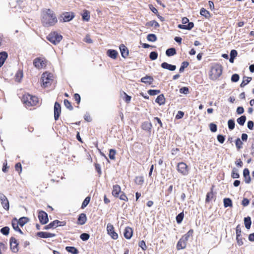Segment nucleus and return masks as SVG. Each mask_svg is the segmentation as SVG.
<instances>
[{
	"label": "nucleus",
	"mask_w": 254,
	"mask_h": 254,
	"mask_svg": "<svg viewBox=\"0 0 254 254\" xmlns=\"http://www.w3.org/2000/svg\"><path fill=\"white\" fill-rule=\"evenodd\" d=\"M194 26L192 22H189L188 25L179 24L178 27L182 29L190 30Z\"/></svg>",
	"instance_id": "30"
},
{
	"label": "nucleus",
	"mask_w": 254,
	"mask_h": 254,
	"mask_svg": "<svg viewBox=\"0 0 254 254\" xmlns=\"http://www.w3.org/2000/svg\"><path fill=\"white\" fill-rule=\"evenodd\" d=\"M155 102L159 105H162L165 104V98L163 95H159L155 100Z\"/></svg>",
	"instance_id": "31"
},
{
	"label": "nucleus",
	"mask_w": 254,
	"mask_h": 254,
	"mask_svg": "<svg viewBox=\"0 0 254 254\" xmlns=\"http://www.w3.org/2000/svg\"><path fill=\"white\" fill-rule=\"evenodd\" d=\"M22 101L27 106H35L38 102V99L36 96L30 94H25L23 96Z\"/></svg>",
	"instance_id": "5"
},
{
	"label": "nucleus",
	"mask_w": 254,
	"mask_h": 254,
	"mask_svg": "<svg viewBox=\"0 0 254 254\" xmlns=\"http://www.w3.org/2000/svg\"><path fill=\"white\" fill-rule=\"evenodd\" d=\"M107 231L108 234L114 240H117L118 238V235L115 232L114 226L111 223H108L107 226Z\"/></svg>",
	"instance_id": "10"
},
{
	"label": "nucleus",
	"mask_w": 254,
	"mask_h": 254,
	"mask_svg": "<svg viewBox=\"0 0 254 254\" xmlns=\"http://www.w3.org/2000/svg\"><path fill=\"white\" fill-rule=\"evenodd\" d=\"M222 66L217 64H213L209 73V76L211 80H216L222 74Z\"/></svg>",
	"instance_id": "3"
},
{
	"label": "nucleus",
	"mask_w": 254,
	"mask_h": 254,
	"mask_svg": "<svg viewBox=\"0 0 254 254\" xmlns=\"http://www.w3.org/2000/svg\"><path fill=\"white\" fill-rule=\"evenodd\" d=\"M132 233L133 231L131 228L126 227L124 233V237L127 239H129L132 236Z\"/></svg>",
	"instance_id": "22"
},
{
	"label": "nucleus",
	"mask_w": 254,
	"mask_h": 254,
	"mask_svg": "<svg viewBox=\"0 0 254 254\" xmlns=\"http://www.w3.org/2000/svg\"><path fill=\"white\" fill-rule=\"evenodd\" d=\"M38 219L41 224H46L49 221L47 213L43 210H40L38 211Z\"/></svg>",
	"instance_id": "11"
},
{
	"label": "nucleus",
	"mask_w": 254,
	"mask_h": 254,
	"mask_svg": "<svg viewBox=\"0 0 254 254\" xmlns=\"http://www.w3.org/2000/svg\"><path fill=\"white\" fill-rule=\"evenodd\" d=\"M41 81L43 87L50 86L53 81V74L47 72L43 73L41 77Z\"/></svg>",
	"instance_id": "4"
},
{
	"label": "nucleus",
	"mask_w": 254,
	"mask_h": 254,
	"mask_svg": "<svg viewBox=\"0 0 254 254\" xmlns=\"http://www.w3.org/2000/svg\"><path fill=\"white\" fill-rule=\"evenodd\" d=\"M235 144H236V147L238 150H239L240 149L242 148L243 143L242 141L241 140L240 138H237V139L236 140V141H235Z\"/></svg>",
	"instance_id": "47"
},
{
	"label": "nucleus",
	"mask_w": 254,
	"mask_h": 254,
	"mask_svg": "<svg viewBox=\"0 0 254 254\" xmlns=\"http://www.w3.org/2000/svg\"><path fill=\"white\" fill-rule=\"evenodd\" d=\"M138 245L143 251H145L147 249V246L146 245L145 242L143 240L140 241L138 243Z\"/></svg>",
	"instance_id": "52"
},
{
	"label": "nucleus",
	"mask_w": 254,
	"mask_h": 254,
	"mask_svg": "<svg viewBox=\"0 0 254 254\" xmlns=\"http://www.w3.org/2000/svg\"><path fill=\"white\" fill-rule=\"evenodd\" d=\"M89 237H90V235L88 234L85 233H82L80 236V239L83 241L88 240L89 239Z\"/></svg>",
	"instance_id": "51"
},
{
	"label": "nucleus",
	"mask_w": 254,
	"mask_h": 254,
	"mask_svg": "<svg viewBox=\"0 0 254 254\" xmlns=\"http://www.w3.org/2000/svg\"><path fill=\"white\" fill-rule=\"evenodd\" d=\"M239 79V76L237 74H233L231 77V80L233 82H237Z\"/></svg>",
	"instance_id": "63"
},
{
	"label": "nucleus",
	"mask_w": 254,
	"mask_h": 254,
	"mask_svg": "<svg viewBox=\"0 0 254 254\" xmlns=\"http://www.w3.org/2000/svg\"><path fill=\"white\" fill-rule=\"evenodd\" d=\"M61 112V108L60 105L58 102H56L54 106V117L56 120L58 119Z\"/></svg>",
	"instance_id": "16"
},
{
	"label": "nucleus",
	"mask_w": 254,
	"mask_h": 254,
	"mask_svg": "<svg viewBox=\"0 0 254 254\" xmlns=\"http://www.w3.org/2000/svg\"><path fill=\"white\" fill-rule=\"evenodd\" d=\"M90 197L87 196L86 197L85 199L84 200L83 202L82 203L81 208L82 209H84L85 207H86L87 205L89 204L90 201Z\"/></svg>",
	"instance_id": "41"
},
{
	"label": "nucleus",
	"mask_w": 254,
	"mask_h": 254,
	"mask_svg": "<svg viewBox=\"0 0 254 254\" xmlns=\"http://www.w3.org/2000/svg\"><path fill=\"white\" fill-rule=\"evenodd\" d=\"M189 65V63L188 62H184L182 63V66L180 68L179 71L181 72H182L184 71L185 68L187 67Z\"/></svg>",
	"instance_id": "58"
},
{
	"label": "nucleus",
	"mask_w": 254,
	"mask_h": 254,
	"mask_svg": "<svg viewBox=\"0 0 254 254\" xmlns=\"http://www.w3.org/2000/svg\"><path fill=\"white\" fill-rule=\"evenodd\" d=\"M18 244L16 240L14 238H11L10 239V249L13 253H17L18 251Z\"/></svg>",
	"instance_id": "13"
},
{
	"label": "nucleus",
	"mask_w": 254,
	"mask_h": 254,
	"mask_svg": "<svg viewBox=\"0 0 254 254\" xmlns=\"http://www.w3.org/2000/svg\"><path fill=\"white\" fill-rule=\"evenodd\" d=\"M176 54V50L174 48L168 49L166 51V55L169 57L174 56Z\"/></svg>",
	"instance_id": "39"
},
{
	"label": "nucleus",
	"mask_w": 254,
	"mask_h": 254,
	"mask_svg": "<svg viewBox=\"0 0 254 254\" xmlns=\"http://www.w3.org/2000/svg\"><path fill=\"white\" fill-rule=\"evenodd\" d=\"M53 229L56 228L59 226H64L66 225L65 221H60L58 220H55L50 223Z\"/></svg>",
	"instance_id": "19"
},
{
	"label": "nucleus",
	"mask_w": 254,
	"mask_h": 254,
	"mask_svg": "<svg viewBox=\"0 0 254 254\" xmlns=\"http://www.w3.org/2000/svg\"><path fill=\"white\" fill-rule=\"evenodd\" d=\"M121 96L123 100L127 102V103H128L130 102L131 100V97L128 95H127L125 92H123L122 94H121Z\"/></svg>",
	"instance_id": "38"
},
{
	"label": "nucleus",
	"mask_w": 254,
	"mask_h": 254,
	"mask_svg": "<svg viewBox=\"0 0 254 254\" xmlns=\"http://www.w3.org/2000/svg\"><path fill=\"white\" fill-rule=\"evenodd\" d=\"M243 176L245 183L246 184H250L251 182V178L250 175V171L248 168L244 169Z\"/></svg>",
	"instance_id": "18"
},
{
	"label": "nucleus",
	"mask_w": 254,
	"mask_h": 254,
	"mask_svg": "<svg viewBox=\"0 0 254 254\" xmlns=\"http://www.w3.org/2000/svg\"><path fill=\"white\" fill-rule=\"evenodd\" d=\"M213 186L211 188V191L207 193L206 198H205V202L209 203L210 201L214 198L215 195L213 192Z\"/></svg>",
	"instance_id": "21"
},
{
	"label": "nucleus",
	"mask_w": 254,
	"mask_h": 254,
	"mask_svg": "<svg viewBox=\"0 0 254 254\" xmlns=\"http://www.w3.org/2000/svg\"><path fill=\"white\" fill-rule=\"evenodd\" d=\"M158 54L155 52H151L150 53L149 57L151 60H155L157 58Z\"/></svg>",
	"instance_id": "55"
},
{
	"label": "nucleus",
	"mask_w": 254,
	"mask_h": 254,
	"mask_svg": "<svg viewBox=\"0 0 254 254\" xmlns=\"http://www.w3.org/2000/svg\"><path fill=\"white\" fill-rule=\"evenodd\" d=\"M176 169L178 172L182 176H188L190 173L189 166L184 162H181L177 164Z\"/></svg>",
	"instance_id": "6"
},
{
	"label": "nucleus",
	"mask_w": 254,
	"mask_h": 254,
	"mask_svg": "<svg viewBox=\"0 0 254 254\" xmlns=\"http://www.w3.org/2000/svg\"><path fill=\"white\" fill-rule=\"evenodd\" d=\"M15 169L18 173H20L22 171V166L20 163H17L15 165Z\"/></svg>",
	"instance_id": "54"
},
{
	"label": "nucleus",
	"mask_w": 254,
	"mask_h": 254,
	"mask_svg": "<svg viewBox=\"0 0 254 254\" xmlns=\"http://www.w3.org/2000/svg\"><path fill=\"white\" fill-rule=\"evenodd\" d=\"M107 55L113 59H116L118 56V52L115 50H108L107 52Z\"/></svg>",
	"instance_id": "25"
},
{
	"label": "nucleus",
	"mask_w": 254,
	"mask_h": 254,
	"mask_svg": "<svg viewBox=\"0 0 254 254\" xmlns=\"http://www.w3.org/2000/svg\"><path fill=\"white\" fill-rule=\"evenodd\" d=\"M148 93L150 95H156L160 93V90H149Z\"/></svg>",
	"instance_id": "57"
},
{
	"label": "nucleus",
	"mask_w": 254,
	"mask_h": 254,
	"mask_svg": "<svg viewBox=\"0 0 254 254\" xmlns=\"http://www.w3.org/2000/svg\"><path fill=\"white\" fill-rule=\"evenodd\" d=\"M29 221L28 218L26 217H22L19 218V219L18 220V222L19 223V225L22 227L26 223H27Z\"/></svg>",
	"instance_id": "34"
},
{
	"label": "nucleus",
	"mask_w": 254,
	"mask_h": 254,
	"mask_svg": "<svg viewBox=\"0 0 254 254\" xmlns=\"http://www.w3.org/2000/svg\"><path fill=\"white\" fill-rule=\"evenodd\" d=\"M161 67L163 68L167 69L170 71H174L176 68V66L175 65L170 64L166 62L163 63L161 64Z\"/></svg>",
	"instance_id": "24"
},
{
	"label": "nucleus",
	"mask_w": 254,
	"mask_h": 254,
	"mask_svg": "<svg viewBox=\"0 0 254 254\" xmlns=\"http://www.w3.org/2000/svg\"><path fill=\"white\" fill-rule=\"evenodd\" d=\"M153 122L155 123L156 126H162V123L160 120L158 118H154L153 119Z\"/></svg>",
	"instance_id": "59"
},
{
	"label": "nucleus",
	"mask_w": 254,
	"mask_h": 254,
	"mask_svg": "<svg viewBox=\"0 0 254 254\" xmlns=\"http://www.w3.org/2000/svg\"><path fill=\"white\" fill-rule=\"evenodd\" d=\"M74 17L73 12H65L59 17V20L62 22H66L71 21Z\"/></svg>",
	"instance_id": "9"
},
{
	"label": "nucleus",
	"mask_w": 254,
	"mask_h": 254,
	"mask_svg": "<svg viewBox=\"0 0 254 254\" xmlns=\"http://www.w3.org/2000/svg\"><path fill=\"white\" fill-rule=\"evenodd\" d=\"M147 26H151L154 27L155 28H158L159 27V23L155 21V20H152L148 22H147L146 24Z\"/></svg>",
	"instance_id": "37"
},
{
	"label": "nucleus",
	"mask_w": 254,
	"mask_h": 254,
	"mask_svg": "<svg viewBox=\"0 0 254 254\" xmlns=\"http://www.w3.org/2000/svg\"><path fill=\"white\" fill-rule=\"evenodd\" d=\"M251 80H252L251 77H245L244 78L241 84V87H244L246 85H247L248 83H249L251 81Z\"/></svg>",
	"instance_id": "42"
},
{
	"label": "nucleus",
	"mask_w": 254,
	"mask_h": 254,
	"mask_svg": "<svg viewBox=\"0 0 254 254\" xmlns=\"http://www.w3.org/2000/svg\"><path fill=\"white\" fill-rule=\"evenodd\" d=\"M112 194L116 198L125 201H128V198L124 191H122L121 188L119 185H113Z\"/></svg>",
	"instance_id": "2"
},
{
	"label": "nucleus",
	"mask_w": 254,
	"mask_h": 254,
	"mask_svg": "<svg viewBox=\"0 0 254 254\" xmlns=\"http://www.w3.org/2000/svg\"><path fill=\"white\" fill-rule=\"evenodd\" d=\"M246 120V117L245 116H242L237 120V123L240 126H243Z\"/></svg>",
	"instance_id": "46"
},
{
	"label": "nucleus",
	"mask_w": 254,
	"mask_h": 254,
	"mask_svg": "<svg viewBox=\"0 0 254 254\" xmlns=\"http://www.w3.org/2000/svg\"><path fill=\"white\" fill-rule=\"evenodd\" d=\"M120 50L122 57L126 58L128 55V50L127 48L124 44H121L120 46Z\"/></svg>",
	"instance_id": "20"
},
{
	"label": "nucleus",
	"mask_w": 254,
	"mask_h": 254,
	"mask_svg": "<svg viewBox=\"0 0 254 254\" xmlns=\"http://www.w3.org/2000/svg\"><path fill=\"white\" fill-rule=\"evenodd\" d=\"M153 81V79L151 76H146L141 78V81L142 82L147 83L148 84H151Z\"/></svg>",
	"instance_id": "27"
},
{
	"label": "nucleus",
	"mask_w": 254,
	"mask_h": 254,
	"mask_svg": "<svg viewBox=\"0 0 254 254\" xmlns=\"http://www.w3.org/2000/svg\"><path fill=\"white\" fill-rule=\"evenodd\" d=\"M0 201L3 208L8 210L9 208V201L5 195L2 193H0Z\"/></svg>",
	"instance_id": "12"
},
{
	"label": "nucleus",
	"mask_w": 254,
	"mask_h": 254,
	"mask_svg": "<svg viewBox=\"0 0 254 254\" xmlns=\"http://www.w3.org/2000/svg\"><path fill=\"white\" fill-rule=\"evenodd\" d=\"M64 104L65 106L67 108H68V109H69L70 110H72V107L70 103L67 100H64Z\"/></svg>",
	"instance_id": "62"
},
{
	"label": "nucleus",
	"mask_w": 254,
	"mask_h": 254,
	"mask_svg": "<svg viewBox=\"0 0 254 254\" xmlns=\"http://www.w3.org/2000/svg\"><path fill=\"white\" fill-rule=\"evenodd\" d=\"M36 235L42 238H52L56 236L55 234L42 231L38 232Z\"/></svg>",
	"instance_id": "15"
},
{
	"label": "nucleus",
	"mask_w": 254,
	"mask_h": 254,
	"mask_svg": "<svg viewBox=\"0 0 254 254\" xmlns=\"http://www.w3.org/2000/svg\"><path fill=\"white\" fill-rule=\"evenodd\" d=\"M116 154V150H115L114 149H110L109 154V157L110 159L111 160H115Z\"/></svg>",
	"instance_id": "44"
},
{
	"label": "nucleus",
	"mask_w": 254,
	"mask_h": 254,
	"mask_svg": "<svg viewBox=\"0 0 254 254\" xmlns=\"http://www.w3.org/2000/svg\"><path fill=\"white\" fill-rule=\"evenodd\" d=\"M147 39L150 42H155L157 40V37L154 34H149L147 36Z\"/></svg>",
	"instance_id": "45"
},
{
	"label": "nucleus",
	"mask_w": 254,
	"mask_h": 254,
	"mask_svg": "<svg viewBox=\"0 0 254 254\" xmlns=\"http://www.w3.org/2000/svg\"><path fill=\"white\" fill-rule=\"evenodd\" d=\"M41 22L44 26L50 27L55 25L58 22V19L53 10L46 8L42 11Z\"/></svg>",
	"instance_id": "1"
},
{
	"label": "nucleus",
	"mask_w": 254,
	"mask_h": 254,
	"mask_svg": "<svg viewBox=\"0 0 254 254\" xmlns=\"http://www.w3.org/2000/svg\"><path fill=\"white\" fill-rule=\"evenodd\" d=\"M224 206L226 208L228 207H232L233 203L232 200L229 198H225L223 199Z\"/></svg>",
	"instance_id": "32"
},
{
	"label": "nucleus",
	"mask_w": 254,
	"mask_h": 254,
	"mask_svg": "<svg viewBox=\"0 0 254 254\" xmlns=\"http://www.w3.org/2000/svg\"><path fill=\"white\" fill-rule=\"evenodd\" d=\"M90 12L87 10H84L82 14V18L83 20L88 21L90 19Z\"/></svg>",
	"instance_id": "29"
},
{
	"label": "nucleus",
	"mask_w": 254,
	"mask_h": 254,
	"mask_svg": "<svg viewBox=\"0 0 254 254\" xmlns=\"http://www.w3.org/2000/svg\"><path fill=\"white\" fill-rule=\"evenodd\" d=\"M63 39V36L57 32H53L47 36V39L54 45L59 43Z\"/></svg>",
	"instance_id": "7"
},
{
	"label": "nucleus",
	"mask_w": 254,
	"mask_h": 254,
	"mask_svg": "<svg viewBox=\"0 0 254 254\" xmlns=\"http://www.w3.org/2000/svg\"><path fill=\"white\" fill-rule=\"evenodd\" d=\"M236 240L239 246H242L243 245V241L241 235L239 236L236 235Z\"/></svg>",
	"instance_id": "53"
},
{
	"label": "nucleus",
	"mask_w": 254,
	"mask_h": 254,
	"mask_svg": "<svg viewBox=\"0 0 254 254\" xmlns=\"http://www.w3.org/2000/svg\"><path fill=\"white\" fill-rule=\"evenodd\" d=\"M244 224L245 227L247 229H249L250 228L252 224L251 219L250 217L248 216L247 217H245L244 218Z\"/></svg>",
	"instance_id": "33"
},
{
	"label": "nucleus",
	"mask_w": 254,
	"mask_h": 254,
	"mask_svg": "<svg viewBox=\"0 0 254 254\" xmlns=\"http://www.w3.org/2000/svg\"><path fill=\"white\" fill-rule=\"evenodd\" d=\"M23 77V73L21 71H18L15 75V80L20 81Z\"/></svg>",
	"instance_id": "50"
},
{
	"label": "nucleus",
	"mask_w": 254,
	"mask_h": 254,
	"mask_svg": "<svg viewBox=\"0 0 254 254\" xmlns=\"http://www.w3.org/2000/svg\"><path fill=\"white\" fill-rule=\"evenodd\" d=\"M7 58V54L5 52L0 53V67H1L6 58Z\"/></svg>",
	"instance_id": "26"
},
{
	"label": "nucleus",
	"mask_w": 254,
	"mask_h": 254,
	"mask_svg": "<svg viewBox=\"0 0 254 254\" xmlns=\"http://www.w3.org/2000/svg\"><path fill=\"white\" fill-rule=\"evenodd\" d=\"M187 241H185L182 237L179 240L177 244L176 248L177 250L179 251L184 249L187 247Z\"/></svg>",
	"instance_id": "14"
},
{
	"label": "nucleus",
	"mask_w": 254,
	"mask_h": 254,
	"mask_svg": "<svg viewBox=\"0 0 254 254\" xmlns=\"http://www.w3.org/2000/svg\"><path fill=\"white\" fill-rule=\"evenodd\" d=\"M8 168L9 167L7 166V161L5 160L4 162L3 163L2 170L4 173H6L8 171Z\"/></svg>",
	"instance_id": "56"
},
{
	"label": "nucleus",
	"mask_w": 254,
	"mask_h": 254,
	"mask_svg": "<svg viewBox=\"0 0 254 254\" xmlns=\"http://www.w3.org/2000/svg\"><path fill=\"white\" fill-rule=\"evenodd\" d=\"M47 60L44 58H36L33 61V65L38 69L45 68Z\"/></svg>",
	"instance_id": "8"
},
{
	"label": "nucleus",
	"mask_w": 254,
	"mask_h": 254,
	"mask_svg": "<svg viewBox=\"0 0 254 254\" xmlns=\"http://www.w3.org/2000/svg\"><path fill=\"white\" fill-rule=\"evenodd\" d=\"M184 212H181L179 213L177 216H176V221L178 224L181 223L184 218Z\"/></svg>",
	"instance_id": "43"
},
{
	"label": "nucleus",
	"mask_w": 254,
	"mask_h": 254,
	"mask_svg": "<svg viewBox=\"0 0 254 254\" xmlns=\"http://www.w3.org/2000/svg\"><path fill=\"white\" fill-rule=\"evenodd\" d=\"M87 221V217L85 213H81L78 218L77 221V224L78 225H82L84 224Z\"/></svg>",
	"instance_id": "17"
},
{
	"label": "nucleus",
	"mask_w": 254,
	"mask_h": 254,
	"mask_svg": "<svg viewBox=\"0 0 254 254\" xmlns=\"http://www.w3.org/2000/svg\"><path fill=\"white\" fill-rule=\"evenodd\" d=\"M231 177L234 179H238L240 177L239 174L237 172V170L236 169L234 168L232 170Z\"/></svg>",
	"instance_id": "48"
},
{
	"label": "nucleus",
	"mask_w": 254,
	"mask_h": 254,
	"mask_svg": "<svg viewBox=\"0 0 254 254\" xmlns=\"http://www.w3.org/2000/svg\"><path fill=\"white\" fill-rule=\"evenodd\" d=\"M83 41L86 42V43H93V41L91 39L90 36L89 35H87L84 38Z\"/></svg>",
	"instance_id": "61"
},
{
	"label": "nucleus",
	"mask_w": 254,
	"mask_h": 254,
	"mask_svg": "<svg viewBox=\"0 0 254 254\" xmlns=\"http://www.w3.org/2000/svg\"><path fill=\"white\" fill-rule=\"evenodd\" d=\"M193 234V230L190 229L186 234L183 235L182 237L185 240V241H188L189 238L192 237Z\"/></svg>",
	"instance_id": "35"
},
{
	"label": "nucleus",
	"mask_w": 254,
	"mask_h": 254,
	"mask_svg": "<svg viewBox=\"0 0 254 254\" xmlns=\"http://www.w3.org/2000/svg\"><path fill=\"white\" fill-rule=\"evenodd\" d=\"M200 13L201 15L204 16L206 18H209L210 16V13L209 11L204 8H202L200 9Z\"/></svg>",
	"instance_id": "40"
},
{
	"label": "nucleus",
	"mask_w": 254,
	"mask_h": 254,
	"mask_svg": "<svg viewBox=\"0 0 254 254\" xmlns=\"http://www.w3.org/2000/svg\"><path fill=\"white\" fill-rule=\"evenodd\" d=\"M180 92L185 94H187L189 93V88L187 87H183L180 89Z\"/></svg>",
	"instance_id": "60"
},
{
	"label": "nucleus",
	"mask_w": 254,
	"mask_h": 254,
	"mask_svg": "<svg viewBox=\"0 0 254 254\" xmlns=\"http://www.w3.org/2000/svg\"><path fill=\"white\" fill-rule=\"evenodd\" d=\"M0 231L2 234L7 235L9 232V228L8 227L5 226L1 228Z\"/></svg>",
	"instance_id": "49"
},
{
	"label": "nucleus",
	"mask_w": 254,
	"mask_h": 254,
	"mask_svg": "<svg viewBox=\"0 0 254 254\" xmlns=\"http://www.w3.org/2000/svg\"><path fill=\"white\" fill-rule=\"evenodd\" d=\"M134 182L136 185H142L144 183V179L142 176H137L135 178Z\"/></svg>",
	"instance_id": "36"
},
{
	"label": "nucleus",
	"mask_w": 254,
	"mask_h": 254,
	"mask_svg": "<svg viewBox=\"0 0 254 254\" xmlns=\"http://www.w3.org/2000/svg\"><path fill=\"white\" fill-rule=\"evenodd\" d=\"M65 250L68 253L72 254H78L79 253L78 250L74 247L67 246L65 247Z\"/></svg>",
	"instance_id": "28"
},
{
	"label": "nucleus",
	"mask_w": 254,
	"mask_h": 254,
	"mask_svg": "<svg viewBox=\"0 0 254 254\" xmlns=\"http://www.w3.org/2000/svg\"><path fill=\"white\" fill-rule=\"evenodd\" d=\"M217 140H218V141L220 143H224V142L225 141V137L223 135L219 134L217 135Z\"/></svg>",
	"instance_id": "64"
},
{
	"label": "nucleus",
	"mask_w": 254,
	"mask_h": 254,
	"mask_svg": "<svg viewBox=\"0 0 254 254\" xmlns=\"http://www.w3.org/2000/svg\"><path fill=\"white\" fill-rule=\"evenodd\" d=\"M12 226L15 231L19 232L20 233L22 234L21 230L19 228V223L17 219L16 218L12 219L11 221Z\"/></svg>",
	"instance_id": "23"
}]
</instances>
